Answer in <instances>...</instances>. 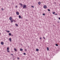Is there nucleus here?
<instances>
[{
	"instance_id": "1",
	"label": "nucleus",
	"mask_w": 60,
	"mask_h": 60,
	"mask_svg": "<svg viewBox=\"0 0 60 60\" xmlns=\"http://www.w3.org/2000/svg\"><path fill=\"white\" fill-rule=\"evenodd\" d=\"M26 5H23V9H25L26 8Z\"/></svg>"
},
{
	"instance_id": "2",
	"label": "nucleus",
	"mask_w": 60,
	"mask_h": 60,
	"mask_svg": "<svg viewBox=\"0 0 60 60\" xmlns=\"http://www.w3.org/2000/svg\"><path fill=\"white\" fill-rule=\"evenodd\" d=\"M9 20H13V19H12V17H9Z\"/></svg>"
},
{
	"instance_id": "3",
	"label": "nucleus",
	"mask_w": 60,
	"mask_h": 60,
	"mask_svg": "<svg viewBox=\"0 0 60 60\" xmlns=\"http://www.w3.org/2000/svg\"><path fill=\"white\" fill-rule=\"evenodd\" d=\"M47 7L46 5H44V9H46Z\"/></svg>"
},
{
	"instance_id": "4",
	"label": "nucleus",
	"mask_w": 60,
	"mask_h": 60,
	"mask_svg": "<svg viewBox=\"0 0 60 60\" xmlns=\"http://www.w3.org/2000/svg\"><path fill=\"white\" fill-rule=\"evenodd\" d=\"M16 14L17 15H19V13L18 12H16Z\"/></svg>"
},
{
	"instance_id": "5",
	"label": "nucleus",
	"mask_w": 60,
	"mask_h": 60,
	"mask_svg": "<svg viewBox=\"0 0 60 60\" xmlns=\"http://www.w3.org/2000/svg\"><path fill=\"white\" fill-rule=\"evenodd\" d=\"M19 19H22V18L21 16L20 15H19Z\"/></svg>"
},
{
	"instance_id": "6",
	"label": "nucleus",
	"mask_w": 60,
	"mask_h": 60,
	"mask_svg": "<svg viewBox=\"0 0 60 60\" xmlns=\"http://www.w3.org/2000/svg\"><path fill=\"white\" fill-rule=\"evenodd\" d=\"M19 4L21 5V7H23V4H22L21 3H20Z\"/></svg>"
},
{
	"instance_id": "7",
	"label": "nucleus",
	"mask_w": 60,
	"mask_h": 60,
	"mask_svg": "<svg viewBox=\"0 0 60 60\" xmlns=\"http://www.w3.org/2000/svg\"><path fill=\"white\" fill-rule=\"evenodd\" d=\"M1 45H4V43L3 42H1Z\"/></svg>"
},
{
	"instance_id": "8",
	"label": "nucleus",
	"mask_w": 60,
	"mask_h": 60,
	"mask_svg": "<svg viewBox=\"0 0 60 60\" xmlns=\"http://www.w3.org/2000/svg\"><path fill=\"white\" fill-rule=\"evenodd\" d=\"M41 4V3L40 2H38V5H40V4Z\"/></svg>"
},
{
	"instance_id": "9",
	"label": "nucleus",
	"mask_w": 60,
	"mask_h": 60,
	"mask_svg": "<svg viewBox=\"0 0 60 60\" xmlns=\"http://www.w3.org/2000/svg\"><path fill=\"white\" fill-rule=\"evenodd\" d=\"M14 50L15 51H17V50L15 48H14Z\"/></svg>"
},
{
	"instance_id": "10",
	"label": "nucleus",
	"mask_w": 60,
	"mask_h": 60,
	"mask_svg": "<svg viewBox=\"0 0 60 60\" xmlns=\"http://www.w3.org/2000/svg\"><path fill=\"white\" fill-rule=\"evenodd\" d=\"M9 36H11V33H9Z\"/></svg>"
},
{
	"instance_id": "11",
	"label": "nucleus",
	"mask_w": 60,
	"mask_h": 60,
	"mask_svg": "<svg viewBox=\"0 0 60 60\" xmlns=\"http://www.w3.org/2000/svg\"><path fill=\"white\" fill-rule=\"evenodd\" d=\"M9 40L10 41H11V38H10L9 39Z\"/></svg>"
},
{
	"instance_id": "12",
	"label": "nucleus",
	"mask_w": 60,
	"mask_h": 60,
	"mask_svg": "<svg viewBox=\"0 0 60 60\" xmlns=\"http://www.w3.org/2000/svg\"><path fill=\"white\" fill-rule=\"evenodd\" d=\"M47 50L48 51H49V48L48 47H47Z\"/></svg>"
},
{
	"instance_id": "13",
	"label": "nucleus",
	"mask_w": 60,
	"mask_h": 60,
	"mask_svg": "<svg viewBox=\"0 0 60 60\" xmlns=\"http://www.w3.org/2000/svg\"><path fill=\"white\" fill-rule=\"evenodd\" d=\"M20 50L21 51H23V49H20Z\"/></svg>"
},
{
	"instance_id": "14",
	"label": "nucleus",
	"mask_w": 60,
	"mask_h": 60,
	"mask_svg": "<svg viewBox=\"0 0 60 60\" xmlns=\"http://www.w3.org/2000/svg\"><path fill=\"white\" fill-rule=\"evenodd\" d=\"M36 51H39V49H36Z\"/></svg>"
},
{
	"instance_id": "15",
	"label": "nucleus",
	"mask_w": 60,
	"mask_h": 60,
	"mask_svg": "<svg viewBox=\"0 0 60 60\" xmlns=\"http://www.w3.org/2000/svg\"><path fill=\"white\" fill-rule=\"evenodd\" d=\"M15 25L16 26H18V25L17 24H15Z\"/></svg>"
},
{
	"instance_id": "16",
	"label": "nucleus",
	"mask_w": 60,
	"mask_h": 60,
	"mask_svg": "<svg viewBox=\"0 0 60 60\" xmlns=\"http://www.w3.org/2000/svg\"><path fill=\"white\" fill-rule=\"evenodd\" d=\"M6 31L7 32V33H9V32H10V31L9 30H6Z\"/></svg>"
},
{
	"instance_id": "17",
	"label": "nucleus",
	"mask_w": 60,
	"mask_h": 60,
	"mask_svg": "<svg viewBox=\"0 0 60 60\" xmlns=\"http://www.w3.org/2000/svg\"><path fill=\"white\" fill-rule=\"evenodd\" d=\"M55 45L56 46H58V44H56Z\"/></svg>"
},
{
	"instance_id": "18",
	"label": "nucleus",
	"mask_w": 60,
	"mask_h": 60,
	"mask_svg": "<svg viewBox=\"0 0 60 60\" xmlns=\"http://www.w3.org/2000/svg\"><path fill=\"white\" fill-rule=\"evenodd\" d=\"M13 20H11V23H12L13 22Z\"/></svg>"
},
{
	"instance_id": "19",
	"label": "nucleus",
	"mask_w": 60,
	"mask_h": 60,
	"mask_svg": "<svg viewBox=\"0 0 60 60\" xmlns=\"http://www.w3.org/2000/svg\"><path fill=\"white\" fill-rule=\"evenodd\" d=\"M7 50H9V47H8L7 48Z\"/></svg>"
},
{
	"instance_id": "20",
	"label": "nucleus",
	"mask_w": 60,
	"mask_h": 60,
	"mask_svg": "<svg viewBox=\"0 0 60 60\" xmlns=\"http://www.w3.org/2000/svg\"><path fill=\"white\" fill-rule=\"evenodd\" d=\"M23 54L24 55H26V53H25L24 52L23 53Z\"/></svg>"
},
{
	"instance_id": "21",
	"label": "nucleus",
	"mask_w": 60,
	"mask_h": 60,
	"mask_svg": "<svg viewBox=\"0 0 60 60\" xmlns=\"http://www.w3.org/2000/svg\"><path fill=\"white\" fill-rule=\"evenodd\" d=\"M48 11H50V9H48Z\"/></svg>"
},
{
	"instance_id": "22",
	"label": "nucleus",
	"mask_w": 60,
	"mask_h": 60,
	"mask_svg": "<svg viewBox=\"0 0 60 60\" xmlns=\"http://www.w3.org/2000/svg\"><path fill=\"white\" fill-rule=\"evenodd\" d=\"M43 16H45V14L44 13L43 14Z\"/></svg>"
},
{
	"instance_id": "23",
	"label": "nucleus",
	"mask_w": 60,
	"mask_h": 60,
	"mask_svg": "<svg viewBox=\"0 0 60 60\" xmlns=\"http://www.w3.org/2000/svg\"><path fill=\"white\" fill-rule=\"evenodd\" d=\"M13 21H14V22H16V21H15V20H13Z\"/></svg>"
},
{
	"instance_id": "24",
	"label": "nucleus",
	"mask_w": 60,
	"mask_h": 60,
	"mask_svg": "<svg viewBox=\"0 0 60 60\" xmlns=\"http://www.w3.org/2000/svg\"><path fill=\"white\" fill-rule=\"evenodd\" d=\"M55 13V12H53V14H54Z\"/></svg>"
},
{
	"instance_id": "25",
	"label": "nucleus",
	"mask_w": 60,
	"mask_h": 60,
	"mask_svg": "<svg viewBox=\"0 0 60 60\" xmlns=\"http://www.w3.org/2000/svg\"><path fill=\"white\" fill-rule=\"evenodd\" d=\"M7 52H10V51H9L8 50H7Z\"/></svg>"
},
{
	"instance_id": "26",
	"label": "nucleus",
	"mask_w": 60,
	"mask_h": 60,
	"mask_svg": "<svg viewBox=\"0 0 60 60\" xmlns=\"http://www.w3.org/2000/svg\"><path fill=\"white\" fill-rule=\"evenodd\" d=\"M1 10H2V11H4V9L3 8H1Z\"/></svg>"
},
{
	"instance_id": "27",
	"label": "nucleus",
	"mask_w": 60,
	"mask_h": 60,
	"mask_svg": "<svg viewBox=\"0 0 60 60\" xmlns=\"http://www.w3.org/2000/svg\"><path fill=\"white\" fill-rule=\"evenodd\" d=\"M26 21H28V20H27V19H26Z\"/></svg>"
},
{
	"instance_id": "28",
	"label": "nucleus",
	"mask_w": 60,
	"mask_h": 60,
	"mask_svg": "<svg viewBox=\"0 0 60 60\" xmlns=\"http://www.w3.org/2000/svg\"><path fill=\"white\" fill-rule=\"evenodd\" d=\"M31 7H32V8H34V6H32Z\"/></svg>"
},
{
	"instance_id": "29",
	"label": "nucleus",
	"mask_w": 60,
	"mask_h": 60,
	"mask_svg": "<svg viewBox=\"0 0 60 60\" xmlns=\"http://www.w3.org/2000/svg\"><path fill=\"white\" fill-rule=\"evenodd\" d=\"M11 56H13V54H11Z\"/></svg>"
},
{
	"instance_id": "30",
	"label": "nucleus",
	"mask_w": 60,
	"mask_h": 60,
	"mask_svg": "<svg viewBox=\"0 0 60 60\" xmlns=\"http://www.w3.org/2000/svg\"><path fill=\"white\" fill-rule=\"evenodd\" d=\"M57 22L58 23H60V22H59L58 21H57Z\"/></svg>"
},
{
	"instance_id": "31",
	"label": "nucleus",
	"mask_w": 60,
	"mask_h": 60,
	"mask_svg": "<svg viewBox=\"0 0 60 60\" xmlns=\"http://www.w3.org/2000/svg\"><path fill=\"white\" fill-rule=\"evenodd\" d=\"M43 38L44 39H45V37H43Z\"/></svg>"
},
{
	"instance_id": "32",
	"label": "nucleus",
	"mask_w": 60,
	"mask_h": 60,
	"mask_svg": "<svg viewBox=\"0 0 60 60\" xmlns=\"http://www.w3.org/2000/svg\"><path fill=\"white\" fill-rule=\"evenodd\" d=\"M58 19H59V20H60V17Z\"/></svg>"
},
{
	"instance_id": "33",
	"label": "nucleus",
	"mask_w": 60,
	"mask_h": 60,
	"mask_svg": "<svg viewBox=\"0 0 60 60\" xmlns=\"http://www.w3.org/2000/svg\"><path fill=\"white\" fill-rule=\"evenodd\" d=\"M17 59H19V57H18L17 58Z\"/></svg>"
},
{
	"instance_id": "34",
	"label": "nucleus",
	"mask_w": 60,
	"mask_h": 60,
	"mask_svg": "<svg viewBox=\"0 0 60 60\" xmlns=\"http://www.w3.org/2000/svg\"><path fill=\"white\" fill-rule=\"evenodd\" d=\"M57 14H55V15H57Z\"/></svg>"
},
{
	"instance_id": "35",
	"label": "nucleus",
	"mask_w": 60,
	"mask_h": 60,
	"mask_svg": "<svg viewBox=\"0 0 60 60\" xmlns=\"http://www.w3.org/2000/svg\"><path fill=\"white\" fill-rule=\"evenodd\" d=\"M11 36H13V35H11Z\"/></svg>"
},
{
	"instance_id": "36",
	"label": "nucleus",
	"mask_w": 60,
	"mask_h": 60,
	"mask_svg": "<svg viewBox=\"0 0 60 60\" xmlns=\"http://www.w3.org/2000/svg\"><path fill=\"white\" fill-rule=\"evenodd\" d=\"M40 39H41V38H40Z\"/></svg>"
},
{
	"instance_id": "37",
	"label": "nucleus",
	"mask_w": 60,
	"mask_h": 60,
	"mask_svg": "<svg viewBox=\"0 0 60 60\" xmlns=\"http://www.w3.org/2000/svg\"><path fill=\"white\" fill-rule=\"evenodd\" d=\"M15 7L16 8H17V6H16Z\"/></svg>"
},
{
	"instance_id": "38",
	"label": "nucleus",
	"mask_w": 60,
	"mask_h": 60,
	"mask_svg": "<svg viewBox=\"0 0 60 60\" xmlns=\"http://www.w3.org/2000/svg\"><path fill=\"white\" fill-rule=\"evenodd\" d=\"M25 51H26V49H25Z\"/></svg>"
},
{
	"instance_id": "39",
	"label": "nucleus",
	"mask_w": 60,
	"mask_h": 60,
	"mask_svg": "<svg viewBox=\"0 0 60 60\" xmlns=\"http://www.w3.org/2000/svg\"><path fill=\"white\" fill-rule=\"evenodd\" d=\"M13 60H14V59L13 58Z\"/></svg>"
},
{
	"instance_id": "40",
	"label": "nucleus",
	"mask_w": 60,
	"mask_h": 60,
	"mask_svg": "<svg viewBox=\"0 0 60 60\" xmlns=\"http://www.w3.org/2000/svg\"><path fill=\"white\" fill-rule=\"evenodd\" d=\"M54 3H55V4H56V2H55Z\"/></svg>"
},
{
	"instance_id": "41",
	"label": "nucleus",
	"mask_w": 60,
	"mask_h": 60,
	"mask_svg": "<svg viewBox=\"0 0 60 60\" xmlns=\"http://www.w3.org/2000/svg\"><path fill=\"white\" fill-rule=\"evenodd\" d=\"M1 35V33H0V35Z\"/></svg>"
},
{
	"instance_id": "42",
	"label": "nucleus",
	"mask_w": 60,
	"mask_h": 60,
	"mask_svg": "<svg viewBox=\"0 0 60 60\" xmlns=\"http://www.w3.org/2000/svg\"><path fill=\"white\" fill-rule=\"evenodd\" d=\"M21 45H22V44H21Z\"/></svg>"
},
{
	"instance_id": "43",
	"label": "nucleus",
	"mask_w": 60,
	"mask_h": 60,
	"mask_svg": "<svg viewBox=\"0 0 60 60\" xmlns=\"http://www.w3.org/2000/svg\"><path fill=\"white\" fill-rule=\"evenodd\" d=\"M59 5H60V4H59Z\"/></svg>"
},
{
	"instance_id": "44",
	"label": "nucleus",
	"mask_w": 60,
	"mask_h": 60,
	"mask_svg": "<svg viewBox=\"0 0 60 60\" xmlns=\"http://www.w3.org/2000/svg\"><path fill=\"white\" fill-rule=\"evenodd\" d=\"M28 48H29V46H28Z\"/></svg>"
}]
</instances>
